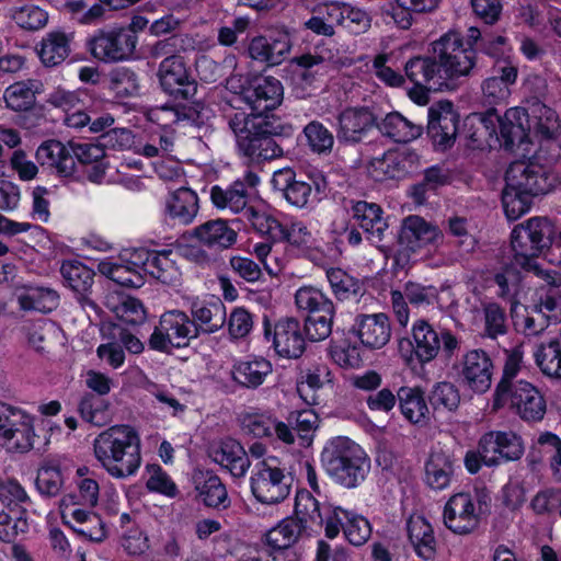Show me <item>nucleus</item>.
I'll list each match as a JSON object with an SVG mask.
<instances>
[{"label": "nucleus", "instance_id": "nucleus-1", "mask_svg": "<svg viewBox=\"0 0 561 561\" xmlns=\"http://www.w3.org/2000/svg\"><path fill=\"white\" fill-rule=\"evenodd\" d=\"M93 454L113 478L134 476L141 465V442L137 431L127 424L113 425L98 434Z\"/></svg>", "mask_w": 561, "mask_h": 561}, {"label": "nucleus", "instance_id": "nucleus-2", "mask_svg": "<svg viewBox=\"0 0 561 561\" xmlns=\"http://www.w3.org/2000/svg\"><path fill=\"white\" fill-rule=\"evenodd\" d=\"M225 118L243 156L256 162L283 156V148L275 139V128L266 116L249 114L244 108L229 104Z\"/></svg>", "mask_w": 561, "mask_h": 561}, {"label": "nucleus", "instance_id": "nucleus-3", "mask_svg": "<svg viewBox=\"0 0 561 561\" xmlns=\"http://www.w3.org/2000/svg\"><path fill=\"white\" fill-rule=\"evenodd\" d=\"M322 462L328 474L340 485L354 489L366 478L370 459L364 449L347 437L331 439L322 451Z\"/></svg>", "mask_w": 561, "mask_h": 561}, {"label": "nucleus", "instance_id": "nucleus-4", "mask_svg": "<svg viewBox=\"0 0 561 561\" xmlns=\"http://www.w3.org/2000/svg\"><path fill=\"white\" fill-rule=\"evenodd\" d=\"M412 341L402 339L399 342L400 353L409 359L415 355L422 364L432 362L440 350L446 358H453L460 350L461 341L448 329L435 328L425 319L413 322Z\"/></svg>", "mask_w": 561, "mask_h": 561}, {"label": "nucleus", "instance_id": "nucleus-5", "mask_svg": "<svg viewBox=\"0 0 561 561\" xmlns=\"http://www.w3.org/2000/svg\"><path fill=\"white\" fill-rule=\"evenodd\" d=\"M433 55L436 58L444 81L456 88V81L461 77L470 76L476 66L477 53L472 47H465L462 37L457 32H448L432 44Z\"/></svg>", "mask_w": 561, "mask_h": 561}, {"label": "nucleus", "instance_id": "nucleus-6", "mask_svg": "<svg viewBox=\"0 0 561 561\" xmlns=\"http://www.w3.org/2000/svg\"><path fill=\"white\" fill-rule=\"evenodd\" d=\"M295 302L298 309L309 313L302 325L306 337L312 342L329 337L335 312L333 302L313 287L299 288L295 295Z\"/></svg>", "mask_w": 561, "mask_h": 561}, {"label": "nucleus", "instance_id": "nucleus-7", "mask_svg": "<svg viewBox=\"0 0 561 561\" xmlns=\"http://www.w3.org/2000/svg\"><path fill=\"white\" fill-rule=\"evenodd\" d=\"M554 227L545 217H534L517 225L511 234V245L516 263L523 267L539 256L552 242Z\"/></svg>", "mask_w": 561, "mask_h": 561}, {"label": "nucleus", "instance_id": "nucleus-8", "mask_svg": "<svg viewBox=\"0 0 561 561\" xmlns=\"http://www.w3.org/2000/svg\"><path fill=\"white\" fill-rule=\"evenodd\" d=\"M198 336L197 325L183 311L164 312L149 337V347L159 352L185 347L192 339Z\"/></svg>", "mask_w": 561, "mask_h": 561}, {"label": "nucleus", "instance_id": "nucleus-9", "mask_svg": "<svg viewBox=\"0 0 561 561\" xmlns=\"http://www.w3.org/2000/svg\"><path fill=\"white\" fill-rule=\"evenodd\" d=\"M27 494L20 483L0 479V540L12 541L19 534L27 531L28 523L20 504Z\"/></svg>", "mask_w": 561, "mask_h": 561}, {"label": "nucleus", "instance_id": "nucleus-10", "mask_svg": "<svg viewBox=\"0 0 561 561\" xmlns=\"http://www.w3.org/2000/svg\"><path fill=\"white\" fill-rule=\"evenodd\" d=\"M137 42L130 30H99L87 39V49L99 61L118 62L134 55Z\"/></svg>", "mask_w": 561, "mask_h": 561}, {"label": "nucleus", "instance_id": "nucleus-11", "mask_svg": "<svg viewBox=\"0 0 561 561\" xmlns=\"http://www.w3.org/2000/svg\"><path fill=\"white\" fill-rule=\"evenodd\" d=\"M291 483V477L275 465V459H267L256 466L251 477V491L262 504L274 505L287 499Z\"/></svg>", "mask_w": 561, "mask_h": 561}, {"label": "nucleus", "instance_id": "nucleus-12", "mask_svg": "<svg viewBox=\"0 0 561 561\" xmlns=\"http://www.w3.org/2000/svg\"><path fill=\"white\" fill-rule=\"evenodd\" d=\"M34 419L23 410L0 402V440L8 449L27 453L34 447Z\"/></svg>", "mask_w": 561, "mask_h": 561}, {"label": "nucleus", "instance_id": "nucleus-13", "mask_svg": "<svg viewBox=\"0 0 561 561\" xmlns=\"http://www.w3.org/2000/svg\"><path fill=\"white\" fill-rule=\"evenodd\" d=\"M443 238L442 231L437 226L426 221L424 218L411 215L403 219L400 233L399 245L402 248L394 254V264L404 268L410 262L409 252L435 244Z\"/></svg>", "mask_w": 561, "mask_h": 561}, {"label": "nucleus", "instance_id": "nucleus-14", "mask_svg": "<svg viewBox=\"0 0 561 561\" xmlns=\"http://www.w3.org/2000/svg\"><path fill=\"white\" fill-rule=\"evenodd\" d=\"M512 188L523 191L531 197L549 193L557 184V176L546 167L526 161H515L505 173Z\"/></svg>", "mask_w": 561, "mask_h": 561}, {"label": "nucleus", "instance_id": "nucleus-15", "mask_svg": "<svg viewBox=\"0 0 561 561\" xmlns=\"http://www.w3.org/2000/svg\"><path fill=\"white\" fill-rule=\"evenodd\" d=\"M478 447L486 467L518 460L525 451L522 437L511 431H490L481 436Z\"/></svg>", "mask_w": 561, "mask_h": 561}, {"label": "nucleus", "instance_id": "nucleus-16", "mask_svg": "<svg viewBox=\"0 0 561 561\" xmlns=\"http://www.w3.org/2000/svg\"><path fill=\"white\" fill-rule=\"evenodd\" d=\"M493 370L490 355L481 348H473L462 355L458 376L463 387L477 394H483L491 388Z\"/></svg>", "mask_w": 561, "mask_h": 561}, {"label": "nucleus", "instance_id": "nucleus-17", "mask_svg": "<svg viewBox=\"0 0 561 561\" xmlns=\"http://www.w3.org/2000/svg\"><path fill=\"white\" fill-rule=\"evenodd\" d=\"M162 90L174 100H190L197 92V84L187 71L183 57L164 58L158 69Z\"/></svg>", "mask_w": 561, "mask_h": 561}, {"label": "nucleus", "instance_id": "nucleus-18", "mask_svg": "<svg viewBox=\"0 0 561 561\" xmlns=\"http://www.w3.org/2000/svg\"><path fill=\"white\" fill-rule=\"evenodd\" d=\"M336 137L340 142L355 145L378 126L377 115L369 106H348L336 117Z\"/></svg>", "mask_w": 561, "mask_h": 561}, {"label": "nucleus", "instance_id": "nucleus-19", "mask_svg": "<svg viewBox=\"0 0 561 561\" xmlns=\"http://www.w3.org/2000/svg\"><path fill=\"white\" fill-rule=\"evenodd\" d=\"M514 412L525 422H539L547 412V402L541 391L526 380H518L505 396Z\"/></svg>", "mask_w": 561, "mask_h": 561}, {"label": "nucleus", "instance_id": "nucleus-20", "mask_svg": "<svg viewBox=\"0 0 561 561\" xmlns=\"http://www.w3.org/2000/svg\"><path fill=\"white\" fill-rule=\"evenodd\" d=\"M284 89L282 82L274 77L255 78L242 91V100L249 105V114L264 116L275 110L283 101Z\"/></svg>", "mask_w": 561, "mask_h": 561}, {"label": "nucleus", "instance_id": "nucleus-21", "mask_svg": "<svg viewBox=\"0 0 561 561\" xmlns=\"http://www.w3.org/2000/svg\"><path fill=\"white\" fill-rule=\"evenodd\" d=\"M291 38L288 32L278 31L271 35H257L250 39L248 55L252 60L267 67L280 65L290 54Z\"/></svg>", "mask_w": 561, "mask_h": 561}, {"label": "nucleus", "instance_id": "nucleus-22", "mask_svg": "<svg viewBox=\"0 0 561 561\" xmlns=\"http://www.w3.org/2000/svg\"><path fill=\"white\" fill-rule=\"evenodd\" d=\"M459 115L449 101L438 102L428 110L427 134L442 150L450 148L457 136Z\"/></svg>", "mask_w": 561, "mask_h": 561}, {"label": "nucleus", "instance_id": "nucleus-23", "mask_svg": "<svg viewBox=\"0 0 561 561\" xmlns=\"http://www.w3.org/2000/svg\"><path fill=\"white\" fill-rule=\"evenodd\" d=\"M480 523V514L469 493H457L450 496L444 507V524L455 534L472 533Z\"/></svg>", "mask_w": 561, "mask_h": 561}, {"label": "nucleus", "instance_id": "nucleus-24", "mask_svg": "<svg viewBox=\"0 0 561 561\" xmlns=\"http://www.w3.org/2000/svg\"><path fill=\"white\" fill-rule=\"evenodd\" d=\"M273 346L286 358H299L306 348V335L301 323L294 317H285L274 324Z\"/></svg>", "mask_w": 561, "mask_h": 561}, {"label": "nucleus", "instance_id": "nucleus-25", "mask_svg": "<svg viewBox=\"0 0 561 561\" xmlns=\"http://www.w3.org/2000/svg\"><path fill=\"white\" fill-rule=\"evenodd\" d=\"M260 182L257 174L253 171H247L243 179L236 180L228 188L218 185L211 187L210 198L217 208H229L232 213L244 214L248 208L249 191L254 188Z\"/></svg>", "mask_w": 561, "mask_h": 561}, {"label": "nucleus", "instance_id": "nucleus-26", "mask_svg": "<svg viewBox=\"0 0 561 561\" xmlns=\"http://www.w3.org/2000/svg\"><path fill=\"white\" fill-rule=\"evenodd\" d=\"M351 331L369 350L383 347L391 337L390 320L385 313L358 314Z\"/></svg>", "mask_w": 561, "mask_h": 561}, {"label": "nucleus", "instance_id": "nucleus-27", "mask_svg": "<svg viewBox=\"0 0 561 561\" xmlns=\"http://www.w3.org/2000/svg\"><path fill=\"white\" fill-rule=\"evenodd\" d=\"M494 72L481 84L483 103L490 106L506 102L518 75L517 67L506 60L500 61Z\"/></svg>", "mask_w": 561, "mask_h": 561}, {"label": "nucleus", "instance_id": "nucleus-28", "mask_svg": "<svg viewBox=\"0 0 561 561\" xmlns=\"http://www.w3.org/2000/svg\"><path fill=\"white\" fill-rule=\"evenodd\" d=\"M405 77L416 87L443 90L451 84L443 80L435 56L410 58L404 66Z\"/></svg>", "mask_w": 561, "mask_h": 561}, {"label": "nucleus", "instance_id": "nucleus-29", "mask_svg": "<svg viewBox=\"0 0 561 561\" xmlns=\"http://www.w3.org/2000/svg\"><path fill=\"white\" fill-rule=\"evenodd\" d=\"M209 456L234 478L244 477L250 467V459L243 446L232 438L221 439L218 444L211 446Z\"/></svg>", "mask_w": 561, "mask_h": 561}, {"label": "nucleus", "instance_id": "nucleus-30", "mask_svg": "<svg viewBox=\"0 0 561 561\" xmlns=\"http://www.w3.org/2000/svg\"><path fill=\"white\" fill-rule=\"evenodd\" d=\"M191 236L202 245L219 252L231 248L238 238L237 231L224 219L208 220L195 227Z\"/></svg>", "mask_w": 561, "mask_h": 561}, {"label": "nucleus", "instance_id": "nucleus-31", "mask_svg": "<svg viewBox=\"0 0 561 561\" xmlns=\"http://www.w3.org/2000/svg\"><path fill=\"white\" fill-rule=\"evenodd\" d=\"M35 158L42 167H46L61 176H70L75 172V158L59 140L49 139L41 144Z\"/></svg>", "mask_w": 561, "mask_h": 561}, {"label": "nucleus", "instance_id": "nucleus-32", "mask_svg": "<svg viewBox=\"0 0 561 561\" xmlns=\"http://www.w3.org/2000/svg\"><path fill=\"white\" fill-rule=\"evenodd\" d=\"M381 207L376 203L358 201L352 206V217L358 226L367 233L368 239L378 243L385 238L388 222L383 218Z\"/></svg>", "mask_w": 561, "mask_h": 561}, {"label": "nucleus", "instance_id": "nucleus-33", "mask_svg": "<svg viewBox=\"0 0 561 561\" xmlns=\"http://www.w3.org/2000/svg\"><path fill=\"white\" fill-rule=\"evenodd\" d=\"M198 499L208 507L226 510L231 501L226 485L211 471H197L193 476Z\"/></svg>", "mask_w": 561, "mask_h": 561}, {"label": "nucleus", "instance_id": "nucleus-34", "mask_svg": "<svg viewBox=\"0 0 561 561\" xmlns=\"http://www.w3.org/2000/svg\"><path fill=\"white\" fill-rule=\"evenodd\" d=\"M16 301L23 311L49 313L59 306V294L50 287L23 285L18 288Z\"/></svg>", "mask_w": 561, "mask_h": 561}, {"label": "nucleus", "instance_id": "nucleus-35", "mask_svg": "<svg viewBox=\"0 0 561 561\" xmlns=\"http://www.w3.org/2000/svg\"><path fill=\"white\" fill-rule=\"evenodd\" d=\"M340 1L319 2L311 9V16L304 27L318 36L333 37L340 26Z\"/></svg>", "mask_w": 561, "mask_h": 561}, {"label": "nucleus", "instance_id": "nucleus-36", "mask_svg": "<svg viewBox=\"0 0 561 561\" xmlns=\"http://www.w3.org/2000/svg\"><path fill=\"white\" fill-rule=\"evenodd\" d=\"M455 472V459L443 451H432L425 462V483L432 490L440 491L449 486Z\"/></svg>", "mask_w": 561, "mask_h": 561}, {"label": "nucleus", "instance_id": "nucleus-37", "mask_svg": "<svg viewBox=\"0 0 561 561\" xmlns=\"http://www.w3.org/2000/svg\"><path fill=\"white\" fill-rule=\"evenodd\" d=\"M72 33L62 31L48 32L41 41L38 57L45 67H56L62 64L70 55Z\"/></svg>", "mask_w": 561, "mask_h": 561}, {"label": "nucleus", "instance_id": "nucleus-38", "mask_svg": "<svg viewBox=\"0 0 561 561\" xmlns=\"http://www.w3.org/2000/svg\"><path fill=\"white\" fill-rule=\"evenodd\" d=\"M197 194L185 186L170 193L165 209L168 215L182 225H190L198 213Z\"/></svg>", "mask_w": 561, "mask_h": 561}, {"label": "nucleus", "instance_id": "nucleus-39", "mask_svg": "<svg viewBox=\"0 0 561 561\" xmlns=\"http://www.w3.org/2000/svg\"><path fill=\"white\" fill-rule=\"evenodd\" d=\"M523 110L525 111L528 130H534L545 138L553 136L558 127V116L552 108L535 98L527 101V105Z\"/></svg>", "mask_w": 561, "mask_h": 561}, {"label": "nucleus", "instance_id": "nucleus-40", "mask_svg": "<svg viewBox=\"0 0 561 561\" xmlns=\"http://www.w3.org/2000/svg\"><path fill=\"white\" fill-rule=\"evenodd\" d=\"M500 137L506 149L522 144L527 138V123L523 107L508 108L503 117H499Z\"/></svg>", "mask_w": 561, "mask_h": 561}, {"label": "nucleus", "instance_id": "nucleus-41", "mask_svg": "<svg viewBox=\"0 0 561 561\" xmlns=\"http://www.w3.org/2000/svg\"><path fill=\"white\" fill-rule=\"evenodd\" d=\"M377 128L380 133L397 142H409L422 135L423 126L414 123L398 112L386 115Z\"/></svg>", "mask_w": 561, "mask_h": 561}, {"label": "nucleus", "instance_id": "nucleus-42", "mask_svg": "<svg viewBox=\"0 0 561 561\" xmlns=\"http://www.w3.org/2000/svg\"><path fill=\"white\" fill-rule=\"evenodd\" d=\"M98 270L104 276L125 287L138 288L144 284L140 273L142 270L141 263L131 262L125 264L104 260L99 263Z\"/></svg>", "mask_w": 561, "mask_h": 561}, {"label": "nucleus", "instance_id": "nucleus-43", "mask_svg": "<svg viewBox=\"0 0 561 561\" xmlns=\"http://www.w3.org/2000/svg\"><path fill=\"white\" fill-rule=\"evenodd\" d=\"M398 401L403 416L412 424L426 423L430 409L420 388L401 387Z\"/></svg>", "mask_w": 561, "mask_h": 561}, {"label": "nucleus", "instance_id": "nucleus-44", "mask_svg": "<svg viewBox=\"0 0 561 561\" xmlns=\"http://www.w3.org/2000/svg\"><path fill=\"white\" fill-rule=\"evenodd\" d=\"M192 321L197 325L198 332L210 334L221 329L227 320L226 307L220 300L206 305H192Z\"/></svg>", "mask_w": 561, "mask_h": 561}, {"label": "nucleus", "instance_id": "nucleus-45", "mask_svg": "<svg viewBox=\"0 0 561 561\" xmlns=\"http://www.w3.org/2000/svg\"><path fill=\"white\" fill-rule=\"evenodd\" d=\"M271 373V363L263 357H256L237 363L232 368V379L243 387L256 388Z\"/></svg>", "mask_w": 561, "mask_h": 561}, {"label": "nucleus", "instance_id": "nucleus-46", "mask_svg": "<svg viewBox=\"0 0 561 561\" xmlns=\"http://www.w3.org/2000/svg\"><path fill=\"white\" fill-rule=\"evenodd\" d=\"M439 0H394L390 7L389 14L393 22L402 30H409L414 15L434 11Z\"/></svg>", "mask_w": 561, "mask_h": 561}, {"label": "nucleus", "instance_id": "nucleus-47", "mask_svg": "<svg viewBox=\"0 0 561 561\" xmlns=\"http://www.w3.org/2000/svg\"><path fill=\"white\" fill-rule=\"evenodd\" d=\"M171 253V251L150 252L141 250L137 253V256L141 259L142 271L161 283L168 284L176 276V268L170 259Z\"/></svg>", "mask_w": 561, "mask_h": 561}, {"label": "nucleus", "instance_id": "nucleus-48", "mask_svg": "<svg viewBox=\"0 0 561 561\" xmlns=\"http://www.w3.org/2000/svg\"><path fill=\"white\" fill-rule=\"evenodd\" d=\"M408 534L416 553L428 560L435 552V538L432 526L423 517L411 518L408 522Z\"/></svg>", "mask_w": 561, "mask_h": 561}, {"label": "nucleus", "instance_id": "nucleus-49", "mask_svg": "<svg viewBox=\"0 0 561 561\" xmlns=\"http://www.w3.org/2000/svg\"><path fill=\"white\" fill-rule=\"evenodd\" d=\"M60 274L66 285L77 294L89 293L94 282V272L76 260L62 262Z\"/></svg>", "mask_w": 561, "mask_h": 561}, {"label": "nucleus", "instance_id": "nucleus-50", "mask_svg": "<svg viewBox=\"0 0 561 561\" xmlns=\"http://www.w3.org/2000/svg\"><path fill=\"white\" fill-rule=\"evenodd\" d=\"M522 353L519 351L511 352L505 360L503 374L500 382L497 383L494 392L493 407L499 409L505 405V396L508 391L515 388L517 374L520 369Z\"/></svg>", "mask_w": 561, "mask_h": 561}, {"label": "nucleus", "instance_id": "nucleus-51", "mask_svg": "<svg viewBox=\"0 0 561 561\" xmlns=\"http://www.w3.org/2000/svg\"><path fill=\"white\" fill-rule=\"evenodd\" d=\"M304 525L295 518H285L265 534L266 545L271 549H289L299 538Z\"/></svg>", "mask_w": 561, "mask_h": 561}, {"label": "nucleus", "instance_id": "nucleus-52", "mask_svg": "<svg viewBox=\"0 0 561 561\" xmlns=\"http://www.w3.org/2000/svg\"><path fill=\"white\" fill-rule=\"evenodd\" d=\"M537 450L540 461L549 463L553 479L561 481V438L551 432L541 433L537 438Z\"/></svg>", "mask_w": 561, "mask_h": 561}, {"label": "nucleus", "instance_id": "nucleus-53", "mask_svg": "<svg viewBox=\"0 0 561 561\" xmlns=\"http://www.w3.org/2000/svg\"><path fill=\"white\" fill-rule=\"evenodd\" d=\"M295 516V519L304 525V529L312 525L322 526L324 522L319 502L307 490L296 493Z\"/></svg>", "mask_w": 561, "mask_h": 561}, {"label": "nucleus", "instance_id": "nucleus-54", "mask_svg": "<svg viewBox=\"0 0 561 561\" xmlns=\"http://www.w3.org/2000/svg\"><path fill=\"white\" fill-rule=\"evenodd\" d=\"M78 412L85 422L94 426H104L111 422L108 403L92 393H87L81 398Z\"/></svg>", "mask_w": 561, "mask_h": 561}, {"label": "nucleus", "instance_id": "nucleus-55", "mask_svg": "<svg viewBox=\"0 0 561 561\" xmlns=\"http://www.w3.org/2000/svg\"><path fill=\"white\" fill-rule=\"evenodd\" d=\"M3 99L8 108L14 112H26L36 103V91L32 82H15L4 91Z\"/></svg>", "mask_w": 561, "mask_h": 561}, {"label": "nucleus", "instance_id": "nucleus-56", "mask_svg": "<svg viewBox=\"0 0 561 561\" xmlns=\"http://www.w3.org/2000/svg\"><path fill=\"white\" fill-rule=\"evenodd\" d=\"M327 277L335 297L345 300L363 291V283L342 268H330Z\"/></svg>", "mask_w": 561, "mask_h": 561}, {"label": "nucleus", "instance_id": "nucleus-57", "mask_svg": "<svg viewBox=\"0 0 561 561\" xmlns=\"http://www.w3.org/2000/svg\"><path fill=\"white\" fill-rule=\"evenodd\" d=\"M533 198L520 190L512 188L511 182L505 181L502 204L507 219L516 220L526 214L530 209Z\"/></svg>", "mask_w": 561, "mask_h": 561}, {"label": "nucleus", "instance_id": "nucleus-58", "mask_svg": "<svg viewBox=\"0 0 561 561\" xmlns=\"http://www.w3.org/2000/svg\"><path fill=\"white\" fill-rule=\"evenodd\" d=\"M561 279L553 278L545 293L540 296L539 301L534 305L538 312L542 313L548 321H561Z\"/></svg>", "mask_w": 561, "mask_h": 561}, {"label": "nucleus", "instance_id": "nucleus-59", "mask_svg": "<svg viewBox=\"0 0 561 561\" xmlns=\"http://www.w3.org/2000/svg\"><path fill=\"white\" fill-rule=\"evenodd\" d=\"M196 110L186 105L164 104L150 111V118L158 124L168 127L182 121H195Z\"/></svg>", "mask_w": 561, "mask_h": 561}, {"label": "nucleus", "instance_id": "nucleus-60", "mask_svg": "<svg viewBox=\"0 0 561 561\" xmlns=\"http://www.w3.org/2000/svg\"><path fill=\"white\" fill-rule=\"evenodd\" d=\"M401 163V158L397 151H387L381 157L371 158L368 167L377 180L383 178L400 179L408 175L407 172H401V169H403Z\"/></svg>", "mask_w": 561, "mask_h": 561}, {"label": "nucleus", "instance_id": "nucleus-61", "mask_svg": "<svg viewBox=\"0 0 561 561\" xmlns=\"http://www.w3.org/2000/svg\"><path fill=\"white\" fill-rule=\"evenodd\" d=\"M304 135L311 151L330 153L334 146V136L321 122L311 121L304 128Z\"/></svg>", "mask_w": 561, "mask_h": 561}, {"label": "nucleus", "instance_id": "nucleus-62", "mask_svg": "<svg viewBox=\"0 0 561 561\" xmlns=\"http://www.w3.org/2000/svg\"><path fill=\"white\" fill-rule=\"evenodd\" d=\"M11 19L25 31H38L46 26L48 13L37 5L27 4L12 9Z\"/></svg>", "mask_w": 561, "mask_h": 561}, {"label": "nucleus", "instance_id": "nucleus-63", "mask_svg": "<svg viewBox=\"0 0 561 561\" xmlns=\"http://www.w3.org/2000/svg\"><path fill=\"white\" fill-rule=\"evenodd\" d=\"M107 88L118 98H128L138 93L137 75L127 68H117L110 72Z\"/></svg>", "mask_w": 561, "mask_h": 561}, {"label": "nucleus", "instance_id": "nucleus-64", "mask_svg": "<svg viewBox=\"0 0 561 561\" xmlns=\"http://www.w3.org/2000/svg\"><path fill=\"white\" fill-rule=\"evenodd\" d=\"M430 400L435 409L454 412L458 409L461 397L456 385L450 381H440L433 387Z\"/></svg>", "mask_w": 561, "mask_h": 561}]
</instances>
